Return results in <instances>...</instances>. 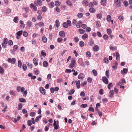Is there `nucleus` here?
Listing matches in <instances>:
<instances>
[{
  "mask_svg": "<svg viewBox=\"0 0 132 132\" xmlns=\"http://www.w3.org/2000/svg\"><path fill=\"white\" fill-rule=\"evenodd\" d=\"M59 34L60 36L62 37H64L65 36L64 32L63 31H60Z\"/></svg>",
  "mask_w": 132,
  "mask_h": 132,
  "instance_id": "nucleus-11",
  "label": "nucleus"
},
{
  "mask_svg": "<svg viewBox=\"0 0 132 132\" xmlns=\"http://www.w3.org/2000/svg\"><path fill=\"white\" fill-rule=\"evenodd\" d=\"M75 91V90L74 89H72L70 91L69 94L70 95H71L73 94L74 93Z\"/></svg>",
  "mask_w": 132,
  "mask_h": 132,
  "instance_id": "nucleus-48",
  "label": "nucleus"
},
{
  "mask_svg": "<svg viewBox=\"0 0 132 132\" xmlns=\"http://www.w3.org/2000/svg\"><path fill=\"white\" fill-rule=\"evenodd\" d=\"M8 41V39L7 38H5L4 39V40L3 41V43L5 44H7V42Z\"/></svg>",
  "mask_w": 132,
  "mask_h": 132,
  "instance_id": "nucleus-57",
  "label": "nucleus"
},
{
  "mask_svg": "<svg viewBox=\"0 0 132 132\" xmlns=\"http://www.w3.org/2000/svg\"><path fill=\"white\" fill-rule=\"evenodd\" d=\"M93 49L94 51H97L99 49V47L97 45H96L93 47Z\"/></svg>",
  "mask_w": 132,
  "mask_h": 132,
  "instance_id": "nucleus-14",
  "label": "nucleus"
},
{
  "mask_svg": "<svg viewBox=\"0 0 132 132\" xmlns=\"http://www.w3.org/2000/svg\"><path fill=\"white\" fill-rule=\"evenodd\" d=\"M114 2L116 5L117 7H119L120 6V2L118 0H114Z\"/></svg>",
  "mask_w": 132,
  "mask_h": 132,
  "instance_id": "nucleus-7",
  "label": "nucleus"
},
{
  "mask_svg": "<svg viewBox=\"0 0 132 132\" xmlns=\"http://www.w3.org/2000/svg\"><path fill=\"white\" fill-rule=\"evenodd\" d=\"M39 26L40 27V26H44V23L42 22H40L39 23Z\"/></svg>",
  "mask_w": 132,
  "mask_h": 132,
  "instance_id": "nucleus-53",
  "label": "nucleus"
},
{
  "mask_svg": "<svg viewBox=\"0 0 132 132\" xmlns=\"http://www.w3.org/2000/svg\"><path fill=\"white\" fill-rule=\"evenodd\" d=\"M62 26L63 27L65 28H67L68 27V25L66 24V22H64L62 24Z\"/></svg>",
  "mask_w": 132,
  "mask_h": 132,
  "instance_id": "nucleus-24",
  "label": "nucleus"
},
{
  "mask_svg": "<svg viewBox=\"0 0 132 132\" xmlns=\"http://www.w3.org/2000/svg\"><path fill=\"white\" fill-rule=\"evenodd\" d=\"M35 114L36 113L34 112H31L30 113V115L32 117L35 116Z\"/></svg>",
  "mask_w": 132,
  "mask_h": 132,
  "instance_id": "nucleus-58",
  "label": "nucleus"
},
{
  "mask_svg": "<svg viewBox=\"0 0 132 132\" xmlns=\"http://www.w3.org/2000/svg\"><path fill=\"white\" fill-rule=\"evenodd\" d=\"M27 26L29 27H30L32 24V23L31 22L29 21L27 23Z\"/></svg>",
  "mask_w": 132,
  "mask_h": 132,
  "instance_id": "nucleus-19",
  "label": "nucleus"
},
{
  "mask_svg": "<svg viewBox=\"0 0 132 132\" xmlns=\"http://www.w3.org/2000/svg\"><path fill=\"white\" fill-rule=\"evenodd\" d=\"M87 83V82L86 81H84V82L81 83V85L82 87H84L85 85H86Z\"/></svg>",
  "mask_w": 132,
  "mask_h": 132,
  "instance_id": "nucleus-43",
  "label": "nucleus"
},
{
  "mask_svg": "<svg viewBox=\"0 0 132 132\" xmlns=\"http://www.w3.org/2000/svg\"><path fill=\"white\" fill-rule=\"evenodd\" d=\"M104 61L105 63H108V58L107 57H105L104 59Z\"/></svg>",
  "mask_w": 132,
  "mask_h": 132,
  "instance_id": "nucleus-61",
  "label": "nucleus"
},
{
  "mask_svg": "<svg viewBox=\"0 0 132 132\" xmlns=\"http://www.w3.org/2000/svg\"><path fill=\"white\" fill-rule=\"evenodd\" d=\"M19 101L20 102H25L26 101V100H25L24 99L22 98H19Z\"/></svg>",
  "mask_w": 132,
  "mask_h": 132,
  "instance_id": "nucleus-32",
  "label": "nucleus"
},
{
  "mask_svg": "<svg viewBox=\"0 0 132 132\" xmlns=\"http://www.w3.org/2000/svg\"><path fill=\"white\" fill-rule=\"evenodd\" d=\"M89 11L90 12L92 13H94L95 12V9L93 8H90Z\"/></svg>",
  "mask_w": 132,
  "mask_h": 132,
  "instance_id": "nucleus-47",
  "label": "nucleus"
},
{
  "mask_svg": "<svg viewBox=\"0 0 132 132\" xmlns=\"http://www.w3.org/2000/svg\"><path fill=\"white\" fill-rule=\"evenodd\" d=\"M42 40L43 42L44 43H46L47 42V39L45 37H43L42 38Z\"/></svg>",
  "mask_w": 132,
  "mask_h": 132,
  "instance_id": "nucleus-44",
  "label": "nucleus"
},
{
  "mask_svg": "<svg viewBox=\"0 0 132 132\" xmlns=\"http://www.w3.org/2000/svg\"><path fill=\"white\" fill-rule=\"evenodd\" d=\"M37 19L38 20L40 21L41 20L42 17L41 15H39L37 17Z\"/></svg>",
  "mask_w": 132,
  "mask_h": 132,
  "instance_id": "nucleus-50",
  "label": "nucleus"
},
{
  "mask_svg": "<svg viewBox=\"0 0 132 132\" xmlns=\"http://www.w3.org/2000/svg\"><path fill=\"white\" fill-rule=\"evenodd\" d=\"M60 23L58 20H56L55 21V26L56 27L58 28L60 26Z\"/></svg>",
  "mask_w": 132,
  "mask_h": 132,
  "instance_id": "nucleus-12",
  "label": "nucleus"
},
{
  "mask_svg": "<svg viewBox=\"0 0 132 132\" xmlns=\"http://www.w3.org/2000/svg\"><path fill=\"white\" fill-rule=\"evenodd\" d=\"M67 24L68 25V26H71V22L69 20H68L67 21Z\"/></svg>",
  "mask_w": 132,
  "mask_h": 132,
  "instance_id": "nucleus-33",
  "label": "nucleus"
},
{
  "mask_svg": "<svg viewBox=\"0 0 132 132\" xmlns=\"http://www.w3.org/2000/svg\"><path fill=\"white\" fill-rule=\"evenodd\" d=\"M87 104H82L80 105V106L83 108H85L87 107Z\"/></svg>",
  "mask_w": 132,
  "mask_h": 132,
  "instance_id": "nucleus-34",
  "label": "nucleus"
},
{
  "mask_svg": "<svg viewBox=\"0 0 132 132\" xmlns=\"http://www.w3.org/2000/svg\"><path fill=\"white\" fill-rule=\"evenodd\" d=\"M109 94L110 95L109 96V97L110 98L112 97H113V96L114 95V92L113 90H111L109 92Z\"/></svg>",
  "mask_w": 132,
  "mask_h": 132,
  "instance_id": "nucleus-8",
  "label": "nucleus"
},
{
  "mask_svg": "<svg viewBox=\"0 0 132 132\" xmlns=\"http://www.w3.org/2000/svg\"><path fill=\"white\" fill-rule=\"evenodd\" d=\"M79 45L81 47H83L85 45L84 43L82 41H80L79 42Z\"/></svg>",
  "mask_w": 132,
  "mask_h": 132,
  "instance_id": "nucleus-25",
  "label": "nucleus"
},
{
  "mask_svg": "<svg viewBox=\"0 0 132 132\" xmlns=\"http://www.w3.org/2000/svg\"><path fill=\"white\" fill-rule=\"evenodd\" d=\"M101 3L102 5L103 6H105L106 2L105 0H102L101 1Z\"/></svg>",
  "mask_w": 132,
  "mask_h": 132,
  "instance_id": "nucleus-9",
  "label": "nucleus"
},
{
  "mask_svg": "<svg viewBox=\"0 0 132 132\" xmlns=\"http://www.w3.org/2000/svg\"><path fill=\"white\" fill-rule=\"evenodd\" d=\"M23 35L25 37H27L28 36L27 32L26 31H24L23 33Z\"/></svg>",
  "mask_w": 132,
  "mask_h": 132,
  "instance_id": "nucleus-49",
  "label": "nucleus"
},
{
  "mask_svg": "<svg viewBox=\"0 0 132 132\" xmlns=\"http://www.w3.org/2000/svg\"><path fill=\"white\" fill-rule=\"evenodd\" d=\"M20 51L22 52H23L25 51V48L23 46L20 49Z\"/></svg>",
  "mask_w": 132,
  "mask_h": 132,
  "instance_id": "nucleus-64",
  "label": "nucleus"
},
{
  "mask_svg": "<svg viewBox=\"0 0 132 132\" xmlns=\"http://www.w3.org/2000/svg\"><path fill=\"white\" fill-rule=\"evenodd\" d=\"M34 4L37 6L38 5L41 6L42 4V2L40 0H37V1L34 2Z\"/></svg>",
  "mask_w": 132,
  "mask_h": 132,
  "instance_id": "nucleus-3",
  "label": "nucleus"
},
{
  "mask_svg": "<svg viewBox=\"0 0 132 132\" xmlns=\"http://www.w3.org/2000/svg\"><path fill=\"white\" fill-rule=\"evenodd\" d=\"M40 91L41 93L44 95L45 94V91L43 87H41L40 88Z\"/></svg>",
  "mask_w": 132,
  "mask_h": 132,
  "instance_id": "nucleus-5",
  "label": "nucleus"
},
{
  "mask_svg": "<svg viewBox=\"0 0 132 132\" xmlns=\"http://www.w3.org/2000/svg\"><path fill=\"white\" fill-rule=\"evenodd\" d=\"M128 70L126 68H124L123 70V71L124 73H126L127 72Z\"/></svg>",
  "mask_w": 132,
  "mask_h": 132,
  "instance_id": "nucleus-59",
  "label": "nucleus"
},
{
  "mask_svg": "<svg viewBox=\"0 0 132 132\" xmlns=\"http://www.w3.org/2000/svg\"><path fill=\"white\" fill-rule=\"evenodd\" d=\"M8 44L9 45H11L13 44V42L12 40H10L8 41Z\"/></svg>",
  "mask_w": 132,
  "mask_h": 132,
  "instance_id": "nucleus-54",
  "label": "nucleus"
},
{
  "mask_svg": "<svg viewBox=\"0 0 132 132\" xmlns=\"http://www.w3.org/2000/svg\"><path fill=\"white\" fill-rule=\"evenodd\" d=\"M23 33V31L22 30H20L19 31H18V32H17L16 33V34L17 36H20Z\"/></svg>",
  "mask_w": 132,
  "mask_h": 132,
  "instance_id": "nucleus-22",
  "label": "nucleus"
},
{
  "mask_svg": "<svg viewBox=\"0 0 132 132\" xmlns=\"http://www.w3.org/2000/svg\"><path fill=\"white\" fill-rule=\"evenodd\" d=\"M102 81L104 84H107L108 83V80L105 76H104L102 77Z\"/></svg>",
  "mask_w": 132,
  "mask_h": 132,
  "instance_id": "nucleus-2",
  "label": "nucleus"
},
{
  "mask_svg": "<svg viewBox=\"0 0 132 132\" xmlns=\"http://www.w3.org/2000/svg\"><path fill=\"white\" fill-rule=\"evenodd\" d=\"M76 61L74 59L72 58L71 59V63L69 66H73L75 65Z\"/></svg>",
  "mask_w": 132,
  "mask_h": 132,
  "instance_id": "nucleus-4",
  "label": "nucleus"
},
{
  "mask_svg": "<svg viewBox=\"0 0 132 132\" xmlns=\"http://www.w3.org/2000/svg\"><path fill=\"white\" fill-rule=\"evenodd\" d=\"M123 3L125 6H127L128 5V2L127 1H125Z\"/></svg>",
  "mask_w": 132,
  "mask_h": 132,
  "instance_id": "nucleus-45",
  "label": "nucleus"
},
{
  "mask_svg": "<svg viewBox=\"0 0 132 132\" xmlns=\"http://www.w3.org/2000/svg\"><path fill=\"white\" fill-rule=\"evenodd\" d=\"M116 59L117 60L119 59V54L117 52H116Z\"/></svg>",
  "mask_w": 132,
  "mask_h": 132,
  "instance_id": "nucleus-30",
  "label": "nucleus"
},
{
  "mask_svg": "<svg viewBox=\"0 0 132 132\" xmlns=\"http://www.w3.org/2000/svg\"><path fill=\"white\" fill-rule=\"evenodd\" d=\"M32 43L33 45H35L37 44V41L35 39H33L32 40Z\"/></svg>",
  "mask_w": 132,
  "mask_h": 132,
  "instance_id": "nucleus-42",
  "label": "nucleus"
},
{
  "mask_svg": "<svg viewBox=\"0 0 132 132\" xmlns=\"http://www.w3.org/2000/svg\"><path fill=\"white\" fill-rule=\"evenodd\" d=\"M22 103H19L18 105V109L19 110H21L22 107Z\"/></svg>",
  "mask_w": 132,
  "mask_h": 132,
  "instance_id": "nucleus-36",
  "label": "nucleus"
},
{
  "mask_svg": "<svg viewBox=\"0 0 132 132\" xmlns=\"http://www.w3.org/2000/svg\"><path fill=\"white\" fill-rule=\"evenodd\" d=\"M96 26L98 28L100 27L101 26V23L99 21H97Z\"/></svg>",
  "mask_w": 132,
  "mask_h": 132,
  "instance_id": "nucleus-35",
  "label": "nucleus"
},
{
  "mask_svg": "<svg viewBox=\"0 0 132 132\" xmlns=\"http://www.w3.org/2000/svg\"><path fill=\"white\" fill-rule=\"evenodd\" d=\"M108 88L109 89H110L113 86L111 82L109 84L108 86Z\"/></svg>",
  "mask_w": 132,
  "mask_h": 132,
  "instance_id": "nucleus-20",
  "label": "nucleus"
},
{
  "mask_svg": "<svg viewBox=\"0 0 132 132\" xmlns=\"http://www.w3.org/2000/svg\"><path fill=\"white\" fill-rule=\"evenodd\" d=\"M33 62L35 65L36 66L38 64L37 60L35 58L33 59Z\"/></svg>",
  "mask_w": 132,
  "mask_h": 132,
  "instance_id": "nucleus-16",
  "label": "nucleus"
},
{
  "mask_svg": "<svg viewBox=\"0 0 132 132\" xmlns=\"http://www.w3.org/2000/svg\"><path fill=\"white\" fill-rule=\"evenodd\" d=\"M20 118H21V117L20 116H19L17 117V119L14 118V121H13V122H17V121L19 120L20 119Z\"/></svg>",
  "mask_w": 132,
  "mask_h": 132,
  "instance_id": "nucleus-18",
  "label": "nucleus"
},
{
  "mask_svg": "<svg viewBox=\"0 0 132 132\" xmlns=\"http://www.w3.org/2000/svg\"><path fill=\"white\" fill-rule=\"evenodd\" d=\"M83 16V14L81 13H79L78 14V16L79 18H81Z\"/></svg>",
  "mask_w": 132,
  "mask_h": 132,
  "instance_id": "nucleus-55",
  "label": "nucleus"
},
{
  "mask_svg": "<svg viewBox=\"0 0 132 132\" xmlns=\"http://www.w3.org/2000/svg\"><path fill=\"white\" fill-rule=\"evenodd\" d=\"M14 22L15 23H17L18 21V18L17 17H15L13 19Z\"/></svg>",
  "mask_w": 132,
  "mask_h": 132,
  "instance_id": "nucleus-27",
  "label": "nucleus"
},
{
  "mask_svg": "<svg viewBox=\"0 0 132 132\" xmlns=\"http://www.w3.org/2000/svg\"><path fill=\"white\" fill-rule=\"evenodd\" d=\"M41 54L44 57H45L46 55V53L44 52L43 51H42Z\"/></svg>",
  "mask_w": 132,
  "mask_h": 132,
  "instance_id": "nucleus-63",
  "label": "nucleus"
},
{
  "mask_svg": "<svg viewBox=\"0 0 132 132\" xmlns=\"http://www.w3.org/2000/svg\"><path fill=\"white\" fill-rule=\"evenodd\" d=\"M107 31L108 34V35H110L111 33V30L110 29H107Z\"/></svg>",
  "mask_w": 132,
  "mask_h": 132,
  "instance_id": "nucleus-41",
  "label": "nucleus"
},
{
  "mask_svg": "<svg viewBox=\"0 0 132 132\" xmlns=\"http://www.w3.org/2000/svg\"><path fill=\"white\" fill-rule=\"evenodd\" d=\"M92 72L93 73V75L94 76H96L97 75V73L95 70L94 69L92 71Z\"/></svg>",
  "mask_w": 132,
  "mask_h": 132,
  "instance_id": "nucleus-29",
  "label": "nucleus"
},
{
  "mask_svg": "<svg viewBox=\"0 0 132 132\" xmlns=\"http://www.w3.org/2000/svg\"><path fill=\"white\" fill-rule=\"evenodd\" d=\"M103 38L105 40H107L108 38V36L107 35H104L103 36Z\"/></svg>",
  "mask_w": 132,
  "mask_h": 132,
  "instance_id": "nucleus-39",
  "label": "nucleus"
},
{
  "mask_svg": "<svg viewBox=\"0 0 132 132\" xmlns=\"http://www.w3.org/2000/svg\"><path fill=\"white\" fill-rule=\"evenodd\" d=\"M27 90H26L25 91L23 92V96L24 97H26L27 95Z\"/></svg>",
  "mask_w": 132,
  "mask_h": 132,
  "instance_id": "nucleus-46",
  "label": "nucleus"
},
{
  "mask_svg": "<svg viewBox=\"0 0 132 132\" xmlns=\"http://www.w3.org/2000/svg\"><path fill=\"white\" fill-rule=\"evenodd\" d=\"M62 39L61 37L58 38L57 39V41L59 43L61 42L62 40Z\"/></svg>",
  "mask_w": 132,
  "mask_h": 132,
  "instance_id": "nucleus-56",
  "label": "nucleus"
},
{
  "mask_svg": "<svg viewBox=\"0 0 132 132\" xmlns=\"http://www.w3.org/2000/svg\"><path fill=\"white\" fill-rule=\"evenodd\" d=\"M111 19V17L110 15H108L106 17V20L108 21H110Z\"/></svg>",
  "mask_w": 132,
  "mask_h": 132,
  "instance_id": "nucleus-21",
  "label": "nucleus"
},
{
  "mask_svg": "<svg viewBox=\"0 0 132 132\" xmlns=\"http://www.w3.org/2000/svg\"><path fill=\"white\" fill-rule=\"evenodd\" d=\"M28 122V125L29 126H30L32 125V123H31V120H28L27 121Z\"/></svg>",
  "mask_w": 132,
  "mask_h": 132,
  "instance_id": "nucleus-52",
  "label": "nucleus"
},
{
  "mask_svg": "<svg viewBox=\"0 0 132 132\" xmlns=\"http://www.w3.org/2000/svg\"><path fill=\"white\" fill-rule=\"evenodd\" d=\"M105 75L107 78H110L109 72V70H106L105 72Z\"/></svg>",
  "mask_w": 132,
  "mask_h": 132,
  "instance_id": "nucleus-23",
  "label": "nucleus"
},
{
  "mask_svg": "<svg viewBox=\"0 0 132 132\" xmlns=\"http://www.w3.org/2000/svg\"><path fill=\"white\" fill-rule=\"evenodd\" d=\"M86 55L89 57H90L91 56L90 53L88 51L86 53Z\"/></svg>",
  "mask_w": 132,
  "mask_h": 132,
  "instance_id": "nucleus-40",
  "label": "nucleus"
},
{
  "mask_svg": "<svg viewBox=\"0 0 132 132\" xmlns=\"http://www.w3.org/2000/svg\"><path fill=\"white\" fill-rule=\"evenodd\" d=\"M57 123H56V121L55 120L54 121L53 126L54 127V129L56 130L60 128L59 126L58 125L59 124V122L57 121Z\"/></svg>",
  "mask_w": 132,
  "mask_h": 132,
  "instance_id": "nucleus-1",
  "label": "nucleus"
},
{
  "mask_svg": "<svg viewBox=\"0 0 132 132\" xmlns=\"http://www.w3.org/2000/svg\"><path fill=\"white\" fill-rule=\"evenodd\" d=\"M88 37V35L86 33H85L82 36V38L84 40L86 38H87Z\"/></svg>",
  "mask_w": 132,
  "mask_h": 132,
  "instance_id": "nucleus-17",
  "label": "nucleus"
},
{
  "mask_svg": "<svg viewBox=\"0 0 132 132\" xmlns=\"http://www.w3.org/2000/svg\"><path fill=\"white\" fill-rule=\"evenodd\" d=\"M43 66H48V62L46 61H44L43 63Z\"/></svg>",
  "mask_w": 132,
  "mask_h": 132,
  "instance_id": "nucleus-38",
  "label": "nucleus"
},
{
  "mask_svg": "<svg viewBox=\"0 0 132 132\" xmlns=\"http://www.w3.org/2000/svg\"><path fill=\"white\" fill-rule=\"evenodd\" d=\"M4 73V69L1 67H0V73L1 74H3Z\"/></svg>",
  "mask_w": 132,
  "mask_h": 132,
  "instance_id": "nucleus-37",
  "label": "nucleus"
},
{
  "mask_svg": "<svg viewBox=\"0 0 132 132\" xmlns=\"http://www.w3.org/2000/svg\"><path fill=\"white\" fill-rule=\"evenodd\" d=\"M82 4L84 5L87 6L88 4V2L87 0H84L82 2Z\"/></svg>",
  "mask_w": 132,
  "mask_h": 132,
  "instance_id": "nucleus-13",
  "label": "nucleus"
},
{
  "mask_svg": "<svg viewBox=\"0 0 132 132\" xmlns=\"http://www.w3.org/2000/svg\"><path fill=\"white\" fill-rule=\"evenodd\" d=\"M76 85L77 86V88L78 89H79L80 88V80H79L78 81H76Z\"/></svg>",
  "mask_w": 132,
  "mask_h": 132,
  "instance_id": "nucleus-10",
  "label": "nucleus"
},
{
  "mask_svg": "<svg viewBox=\"0 0 132 132\" xmlns=\"http://www.w3.org/2000/svg\"><path fill=\"white\" fill-rule=\"evenodd\" d=\"M80 32V34H82L85 32V31L84 30L82 29H80L78 30Z\"/></svg>",
  "mask_w": 132,
  "mask_h": 132,
  "instance_id": "nucleus-26",
  "label": "nucleus"
},
{
  "mask_svg": "<svg viewBox=\"0 0 132 132\" xmlns=\"http://www.w3.org/2000/svg\"><path fill=\"white\" fill-rule=\"evenodd\" d=\"M42 11L43 12H45L47 11L46 7L45 6H43L42 9Z\"/></svg>",
  "mask_w": 132,
  "mask_h": 132,
  "instance_id": "nucleus-28",
  "label": "nucleus"
},
{
  "mask_svg": "<svg viewBox=\"0 0 132 132\" xmlns=\"http://www.w3.org/2000/svg\"><path fill=\"white\" fill-rule=\"evenodd\" d=\"M82 22L81 21H79L76 24V27L77 28H80V25L82 24Z\"/></svg>",
  "mask_w": 132,
  "mask_h": 132,
  "instance_id": "nucleus-15",
  "label": "nucleus"
},
{
  "mask_svg": "<svg viewBox=\"0 0 132 132\" xmlns=\"http://www.w3.org/2000/svg\"><path fill=\"white\" fill-rule=\"evenodd\" d=\"M16 60L15 58H13L11 59V63H12L14 64Z\"/></svg>",
  "mask_w": 132,
  "mask_h": 132,
  "instance_id": "nucleus-51",
  "label": "nucleus"
},
{
  "mask_svg": "<svg viewBox=\"0 0 132 132\" xmlns=\"http://www.w3.org/2000/svg\"><path fill=\"white\" fill-rule=\"evenodd\" d=\"M97 16L98 18L100 19L102 18V15L101 14H99L97 15Z\"/></svg>",
  "mask_w": 132,
  "mask_h": 132,
  "instance_id": "nucleus-62",
  "label": "nucleus"
},
{
  "mask_svg": "<svg viewBox=\"0 0 132 132\" xmlns=\"http://www.w3.org/2000/svg\"><path fill=\"white\" fill-rule=\"evenodd\" d=\"M61 3L58 1H56L55 2V5L56 6H58Z\"/></svg>",
  "mask_w": 132,
  "mask_h": 132,
  "instance_id": "nucleus-31",
  "label": "nucleus"
},
{
  "mask_svg": "<svg viewBox=\"0 0 132 132\" xmlns=\"http://www.w3.org/2000/svg\"><path fill=\"white\" fill-rule=\"evenodd\" d=\"M89 83H91L92 81V79L90 77H89L87 79Z\"/></svg>",
  "mask_w": 132,
  "mask_h": 132,
  "instance_id": "nucleus-60",
  "label": "nucleus"
},
{
  "mask_svg": "<svg viewBox=\"0 0 132 132\" xmlns=\"http://www.w3.org/2000/svg\"><path fill=\"white\" fill-rule=\"evenodd\" d=\"M84 75L82 73H80L78 76V78L80 79H82L84 78Z\"/></svg>",
  "mask_w": 132,
  "mask_h": 132,
  "instance_id": "nucleus-6",
  "label": "nucleus"
}]
</instances>
